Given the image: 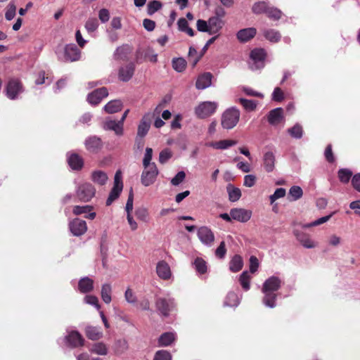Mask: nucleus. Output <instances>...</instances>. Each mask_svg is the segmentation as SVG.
Listing matches in <instances>:
<instances>
[{
  "label": "nucleus",
  "instance_id": "obj_1",
  "mask_svg": "<svg viewBox=\"0 0 360 360\" xmlns=\"http://www.w3.org/2000/svg\"><path fill=\"white\" fill-rule=\"evenodd\" d=\"M281 287V280L276 276L268 278L263 283L262 292L264 293L263 304L269 308L276 306L277 294L276 293Z\"/></svg>",
  "mask_w": 360,
  "mask_h": 360
},
{
  "label": "nucleus",
  "instance_id": "obj_2",
  "mask_svg": "<svg viewBox=\"0 0 360 360\" xmlns=\"http://www.w3.org/2000/svg\"><path fill=\"white\" fill-rule=\"evenodd\" d=\"M266 52L264 49L255 48L250 51L248 66L255 71L261 70L265 66Z\"/></svg>",
  "mask_w": 360,
  "mask_h": 360
},
{
  "label": "nucleus",
  "instance_id": "obj_3",
  "mask_svg": "<svg viewBox=\"0 0 360 360\" xmlns=\"http://www.w3.org/2000/svg\"><path fill=\"white\" fill-rule=\"evenodd\" d=\"M143 170L141 175V182L144 186H149L155 183L159 174L156 165L143 166Z\"/></svg>",
  "mask_w": 360,
  "mask_h": 360
},
{
  "label": "nucleus",
  "instance_id": "obj_4",
  "mask_svg": "<svg viewBox=\"0 0 360 360\" xmlns=\"http://www.w3.org/2000/svg\"><path fill=\"white\" fill-rule=\"evenodd\" d=\"M123 188L122 176L120 170L116 172L114 177V186L106 200V205H110L112 202L116 200Z\"/></svg>",
  "mask_w": 360,
  "mask_h": 360
},
{
  "label": "nucleus",
  "instance_id": "obj_5",
  "mask_svg": "<svg viewBox=\"0 0 360 360\" xmlns=\"http://www.w3.org/2000/svg\"><path fill=\"white\" fill-rule=\"evenodd\" d=\"M96 193L94 186L90 183H83L78 186L76 189V195L79 200L89 202Z\"/></svg>",
  "mask_w": 360,
  "mask_h": 360
},
{
  "label": "nucleus",
  "instance_id": "obj_6",
  "mask_svg": "<svg viewBox=\"0 0 360 360\" xmlns=\"http://www.w3.org/2000/svg\"><path fill=\"white\" fill-rule=\"evenodd\" d=\"M155 304L158 310L164 316H169L176 307L174 300L172 297H159L156 300Z\"/></svg>",
  "mask_w": 360,
  "mask_h": 360
},
{
  "label": "nucleus",
  "instance_id": "obj_7",
  "mask_svg": "<svg viewBox=\"0 0 360 360\" xmlns=\"http://www.w3.org/2000/svg\"><path fill=\"white\" fill-rule=\"evenodd\" d=\"M252 216V212L243 208H233L230 211V214L226 213V222L232 219L239 222L245 223L250 220Z\"/></svg>",
  "mask_w": 360,
  "mask_h": 360
},
{
  "label": "nucleus",
  "instance_id": "obj_8",
  "mask_svg": "<svg viewBox=\"0 0 360 360\" xmlns=\"http://www.w3.org/2000/svg\"><path fill=\"white\" fill-rule=\"evenodd\" d=\"M217 104L214 102L200 103L195 109V113L199 118L203 119L212 115L216 110Z\"/></svg>",
  "mask_w": 360,
  "mask_h": 360
},
{
  "label": "nucleus",
  "instance_id": "obj_9",
  "mask_svg": "<svg viewBox=\"0 0 360 360\" xmlns=\"http://www.w3.org/2000/svg\"><path fill=\"white\" fill-rule=\"evenodd\" d=\"M23 91L22 85L18 79H11L6 86V96L11 100L18 98V96Z\"/></svg>",
  "mask_w": 360,
  "mask_h": 360
},
{
  "label": "nucleus",
  "instance_id": "obj_10",
  "mask_svg": "<svg viewBox=\"0 0 360 360\" xmlns=\"http://www.w3.org/2000/svg\"><path fill=\"white\" fill-rule=\"evenodd\" d=\"M81 51L74 44H70L65 46L63 56H58L59 60L63 62H75L79 60Z\"/></svg>",
  "mask_w": 360,
  "mask_h": 360
},
{
  "label": "nucleus",
  "instance_id": "obj_11",
  "mask_svg": "<svg viewBox=\"0 0 360 360\" xmlns=\"http://www.w3.org/2000/svg\"><path fill=\"white\" fill-rule=\"evenodd\" d=\"M240 112L236 107L226 109V129H233L238 124Z\"/></svg>",
  "mask_w": 360,
  "mask_h": 360
},
{
  "label": "nucleus",
  "instance_id": "obj_12",
  "mask_svg": "<svg viewBox=\"0 0 360 360\" xmlns=\"http://www.w3.org/2000/svg\"><path fill=\"white\" fill-rule=\"evenodd\" d=\"M69 228L72 235L75 236H80L87 231L86 221L77 218L70 222Z\"/></svg>",
  "mask_w": 360,
  "mask_h": 360
},
{
  "label": "nucleus",
  "instance_id": "obj_13",
  "mask_svg": "<svg viewBox=\"0 0 360 360\" xmlns=\"http://www.w3.org/2000/svg\"><path fill=\"white\" fill-rule=\"evenodd\" d=\"M284 120L283 109L281 107L270 110L267 115V121L272 126H276Z\"/></svg>",
  "mask_w": 360,
  "mask_h": 360
},
{
  "label": "nucleus",
  "instance_id": "obj_14",
  "mask_svg": "<svg viewBox=\"0 0 360 360\" xmlns=\"http://www.w3.org/2000/svg\"><path fill=\"white\" fill-rule=\"evenodd\" d=\"M153 115L150 112L146 113L140 121L138 126L137 135L139 137H145L148 134L150 127L152 117Z\"/></svg>",
  "mask_w": 360,
  "mask_h": 360
},
{
  "label": "nucleus",
  "instance_id": "obj_15",
  "mask_svg": "<svg viewBox=\"0 0 360 360\" xmlns=\"http://www.w3.org/2000/svg\"><path fill=\"white\" fill-rule=\"evenodd\" d=\"M198 236L200 240L205 245L210 246L214 240V236L212 231L206 226L199 228Z\"/></svg>",
  "mask_w": 360,
  "mask_h": 360
},
{
  "label": "nucleus",
  "instance_id": "obj_16",
  "mask_svg": "<svg viewBox=\"0 0 360 360\" xmlns=\"http://www.w3.org/2000/svg\"><path fill=\"white\" fill-rule=\"evenodd\" d=\"M108 91L105 87L97 89L88 95L87 100L91 105H97L101 101L108 96Z\"/></svg>",
  "mask_w": 360,
  "mask_h": 360
},
{
  "label": "nucleus",
  "instance_id": "obj_17",
  "mask_svg": "<svg viewBox=\"0 0 360 360\" xmlns=\"http://www.w3.org/2000/svg\"><path fill=\"white\" fill-rule=\"evenodd\" d=\"M65 341L67 345L71 347H78L84 344L83 338L79 332L75 330L68 332V334L65 336Z\"/></svg>",
  "mask_w": 360,
  "mask_h": 360
},
{
  "label": "nucleus",
  "instance_id": "obj_18",
  "mask_svg": "<svg viewBox=\"0 0 360 360\" xmlns=\"http://www.w3.org/2000/svg\"><path fill=\"white\" fill-rule=\"evenodd\" d=\"M297 240L306 248H313L315 244L309 236L302 231L295 229L293 231Z\"/></svg>",
  "mask_w": 360,
  "mask_h": 360
},
{
  "label": "nucleus",
  "instance_id": "obj_19",
  "mask_svg": "<svg viewBox=\"0 0 360 360\" xmlns=\"http://www.w3.org/2000/svg\"><path fill=\"white\" fill-rule=\"evenodd\" d=\"M156 272L158 276L163 280H168L172 276L170 266L165 261H160L158 262L156 266Z\"/></svg>",
  "mask_w": 360,
  "mask_h": 360
},
{
  "label": "nucleus",
  "instance_id": "obj_20",
  "mask_svg": "<svg viewBox=\"0 0 360 360\" xmlns=\"http://www.w3.org/2000/svg\"><path fill=\"white\" fill-rule=\"evenodd\" d=\"M212 75L210 72H204L200 75L195 82V87L198 89H205L212 84Z\"/></svg>",
  "mask_w": 360,
  "mask_h": 360
},
{
  "label": "nucleus",
  "instance_id": "obj_21",
  "mask_svg": "<svg viewBox=\"0 0 360 360\" xmlns=\"http://www.w3.org/2000/svg\"><path fill=\"white\" fill-rule=\"evenodd\" d=\"M257 34V30L255 27H248L240 30L237 32V38L238 39L243 43L247 42L250 41L251 39L254 38Z\"/></svg>",
  "mask_w": 360,
  "mask_h": 360
},
{
  "label": "nucleus",
  "instance_id": "obj_22",
  "mask_svg": "<svg viewBox=\"0 0 360 360\" xmlns=\"http://www.w3.org/2000/svg\"><path fill=\"white\" fill-rule=\"evenodd\" d=\"M263 166L266 172H271L275 168L276 158L273 152L267 151L263 155Z\"/></svg>",
  "mask_w": 360,
  "mask_h": 360
},
{
  "label": "nucleus",
  "instance_id": "obj_23",
  "mask_svg": "<svg viewBox=\"0 0 360 360\" xmlns=\"http://www.w3.org/2000/svg\"><path fill=\"white\" fill-rule=\"evenodd\" d=\"M86 148L92 153L97 152L102 146V141L100 138L92 136L88 137L85 141Z\"/></svg>",
  "mask_w": 360,
  "mask_h": 360
},
{
  "label": "nucleus",
  "instance_id": "obj_24",
  "mask_svg": "<svg viewBox=\"0 0 360 360\" xmlns=\"http://www.w3.org/2000/svg\"><path fill=\"white\" fill-rule=\"evenodd\" d=\"M134 72V65L132 63L121 67L118 74L119 79L122 82H127L132 77Z\"/></svg>",
  "mask_w": 360,
  "mask_h": 360
},
{
  "label": "nucleus",
  "instance_id": "obj_25",
  "mask_svg": "<svg viewBox=\"0 0 360 360\" xmlns=\"http://www.w3.org/2000/svg\"><path fill=\"white\" fill-rule=\"evenodd\" d=\"M68 162L69 166L74 170H79L84 165V161L81 156L77 153L68 154Z\"/></svg>",
  "mask_w": 360,
  "mask_h": 360
},
{
  "label": "nucleus",
  "instance_id": "obj_26",
  "mask_svg": "<svg viewBox=\"0 0 360 360\" xmlns=\"http://www.w3.org/2000/svg\"><path fill=\"white\" fill-rule=\"evenodd\" d=\"M103 128L105 130L114 131L117 135H122L123 134V126L119 121L106 120L103 124Z\"/></svg>",
  "mask_w": 360,
  "mask_h": 360
},
{
  "label": "nucleus",
  "instance_id": "obj_27",
  "mask_svg": "<svg viewBox=\"0 0 360 360\" xmlns=\"http://www.w3.org/2000/svg\"><path fill=\"white\" fill-rule=\"evenodd\" d=\"M78 288L82 293L89 292L94 289V281L89 277L82 278L79 281Z\"/></svg>",
  "mask_w": 360,
  "mask_h": 360
},
{
  "label": "nucleus",
  "instance_id": "obj_28",
  "mask_svg": "<svg viewBox=\"0 0 360 360\" xmlns=\"http://www.w3.org/2000/svg\"><path fill=\"white\" fill-rule=\"evenodd\" d=\"M243 266V259L239 255H235L229 262V270L232 272H238Z\"/></svg>",
  "mask_w": 360,
  "mask_h": 360
},
{
  "label": "nucleus",
  "instance_id": "obj_29",
  "mask_svg": "<svg viewBox=\"0 0 360 360\" xmlns=\"http://www.w3.org/2000/svg\"><path fill=\"white\" fill-rule=\"evenodd\" d=\"M263 36L264 38L271 43H277L281 39L280 32L274 29H265L263 30Z\"/></svg>",
  "mask_w": 360,
  "mask_h": 360
},
{
  "label": "nucleus",
  "instance_id": "obj_30",
  "mask_svg": "<svg viewBox=\"0 0 360 360\" xmlns=\"http://www.w3.org/2000/svg\"><path fill=\"white\" fill-rule=\"evenodd\" d=\"M131 52V48L128 45H122L116 49L113 57L117 60H124L127 58L129 53Z\"/></svg>",
  "mask_w": 360,
  "mask_h": 360
},
{
  "label": "nucleus",
  "instance_id": "obj_31",
  "mask_svg": "<svg viewBox=\"0 0 360 360\" xmlns=\"http://www.w3.org/2000/svg\"><path fill=\"white\" fill-rule=\"evenodd\" d=\"M176 338V334L172 332H167L162 334L158 339V345L161 347H167L171 345Z\"/></svg>",
  "mask_w": 360,
  "mask_h": 360
},
{
  "label": "nucleus",
  "instance_id": "obj_32",
  "mask_svg": "<svg viewBox=\"0 0 360 360\" xmlns=\"http://www.w3.org/2000/svg\"><path fill=\"white\" fill-rule=\"evenodd\" d=\"M242 298L241 293L229 292L226 295V307H236L239 305Z\"/></svg>",
  "mask_w": 360,
  "mask_h": 360
},
{
  "label": "nucleus",
  "instance_id": "obj_33",
  "mask_svg": "<svg viewBox=\"0 0 360 360\" xmlns=\"http://www.w3.org/2000/svg\"><path fill=\"white\" fill-rule=\"evenodd\" d=\"M251 276L248 271H244L238 277V281L244 291H248L250 288Z\"/></svg>",
  "mask_w": 360,
  "mask_h": 360
},
{
  "label": "nucleus",
  "instance_id": "obj_34",
  "mask_svg": "<svg viewBox=\"0 0 360 360\" xmlns=\"http://www.w3.org/2000/svg\"><path fill=\"white\" fill-rule=\"evenodd\" d=\"M122 108V103L120 100H113L108 102L103 108L106 112L112 114L121 110Z\"/></svg>",
  "mask_w": 360,
  "mask_h": 360
},
{
  "label": "nucleus",
  "instance_id": "obj_35",
  "mask_svg": "<svg viewBox=\"0 0 360 360\" xmlns=\"http://www.w3.org/2000/svg\"><path fill=\"white\" fill-rule=\"evenodd\" d=\"M92 181L99 185H105L108 179L105 172L101 170H96L91 174Z\"/></svg>",
  "mask_w": 360,
  "mask_h": 360
},
{
  "label": "nucleus",
  "instance_id": "obj_36",
  "mask_svg": "<svg viewBox=\"0 0 360 360\" xmlns=\"http://www.w3.org/2000/svg\"><path fill=\"white\" fill-rule=\"evenodd\" d=\"M85 331L86 336L92 340H96L103 337V332L98 327L89 326L86 328Z\"/></svg>",
  "mask_w": 360,
  "mask_h": 360
},
{
  "label": "nucleus",
  "instance_id": "obj_37",
  "mask_svg": "<svg viewBox=\"0 0 360 360\" xmlns=\"http://www.w3.org/2000/svg\"><path fill=\"white\" fill-rule=\"evenodd\" d=\"M112 287L109 283H105L101 287V296L102 300L105 304H109L112 301Z\"/></svg>",
  "mask_w": 360,
  "mask_h": 360
},
{
  "label": "nucleus",
  "instance_id": "obj_38",
  "mask_svg": "<svg viewBox=\"0 0 360 360\" xmlns=\"http://www.w3.org/2000/svg\"><path fill=\"white\" fill-rule=\"evenodd\" d=\"M226 192L229 195V200L231 202H236L241 197L240 188L233 187L231 184L226 186Z\"/></svg>",
  "mask_w": 360,
  "mask_h": 360
},
{
  "label": "nucleus",
  "instance_id": "obj_39",
  "mask_svg": "<svg viewBox=\"0 0 360 360\" xmlns=\"http://www.w3.org/2000/svg\"><path fill=\"white\" fill-rule=\"evenodd\" d=\"M203 53H198L195 48L191 46L189 48L188 58L189 62L195 67L200 58L202 57Z\"/></svg>",
  "mask_w": 360,
  "mask_h": 360
},
{
  "label": "nucleus",
  "instance_id": "obj_40",
  "mask_svg": "<svg viewBox=\"0 0 360 360\" xmlns=\"http://www.w3.org/2000/svg\"><path fill=\"white\" fill-rule=\"evenodd\" d=\"M269 6L268 2L264 1H257L252 7V13L255 15L266 14Z\"/></svg>",
  "mask_w": 360,
  "mask_h": 360
},
{
  "label": "nucleus",
  "instance_id": "obj_41",
  "mask_svg": "<svg viewBox=\"0 0 360 360\" xmlns=\"http://www.w3.org/2000/svg\"><path fill=\"white\" fill-rule=\"evenodd\" d=\"M289 200L296 201L302 198L303 195V191L299 186H292L289 190Z\"/></svg>",
  "mask_w": 360,
  "mask_h": 360
},
{
  "label": "nucleus",
  "instance_id": "obj_42",
  "mask_svg": "<svg viewBox=\"0 0 360 360\" xmlns=\"http://www.w3.org/2000/svg\"><path fill=\"white\" fill-rule=\"evenodd\" d=\"M338 179L340 182L347 184L352 178V172L347 168L340 169L338 172Z\"/></svg>",
  "mask_w": 360,
  "mask_h": 360
},
{
  "label": "nucleus",
  "instance_id": "obj_43",
  "mask_svg": "<svg viewBox=\"0 0 360 360\" xmlns=\"http://www.w3.org/2000/svg\"><path fill=\"white\" fill-rule=\"evenodd\" d=\"M238 101L244 109L248 112L254 111L257 105V101L255 100H249L244 98H240Z\"/></svg>",
  "mask_w": 360,
  "mask_h": 360
},
{
  "label": "nucleus",
  "instance_id": "obj_44",
  "mask_svg": "<svg viewBox=\"0 0 360 360\" xmlns=\"http://www.w3.org/2000/svg\"><path fill=\"white\" fill-rule=\"evenodd\" d=\"M135 215L136 218L143 222H148L149 212L146 207H139L135 210Z\"/></svg>",
  "mask_w": 360,
  "mask_h": 360
},
{
  "label": "nucleus",
  "instance_id": "obj_45",
  "mask_svg": "<svg viewBox=\"0 0 360 360\" xmlns=\"http://www.w3.org/2000/svg\"><path fill=\"white\" fill-rule=\"evenodd\" d=\"M282 11L276 7L269 6L266 15L267 17L274 20H278L281 18Z\"/></svg>",
  "mask_w": 360,
  "mask_h": 360
},
{
  "label": "nucleus",
  "instance_id": "obj_46",
  "mask_svg": "<svg viewBox=\"0 0 360 360\" xmlns=\"http://www.w3.org/2000/svg\"><path fill=\"white\" fill-rule=\"evenodd\" d=\"M288 132L291 137L296 139H300L303 136L302 127L298 123L295 124L292 127L289 128Z\"/></svg>",
  "mask_w": 360,
  "mask_h": 360
},
{
  "label": "nucleus",
  "instance_id": "obj_47",
  "mask_svg": "<svg viewBox=\"0 0 360 360\" xmlns=\"http://www.w3.org/2000/svg\"><path fill=\"white\" fill-rule=\"evenodd\" d=\"M196 271L200 274H203L207 271V263L202 258L198 257L193 263Z\"/></svg>",
  "mask_w": 360,
  "mask_h": 360
},
{
  "label": "nucleus",
  "instance_id": "obj_48",
  "mask_svg": "<svg viewBox=\"0 0 360 360\" xmlns=\"http://www.w3.org/2000/svg\"><path fill=\"white\" fill-rule=\"evenodd\" d=\"M172 67L178 72H183L186 67V61L183 58H174L172 60Z\"/></svg>",
  "mask_w": 360,
  "mask_h": 360
},
{
  "label": "nucleus",
  "instance_id": "obj_49",
  "mask_svg": "<svg viewBox=\"0 0 360 360\" xmlns=\"http://www.w3.org/2000/svg\"><path fill=\"white\" fill-rule=\"evenodd\" d=\"M90 351L92 353L98 354V355H105L107 354V347L105 345L103 342H97L95 343L91 348L90 349Z\"/></svg>",
  "mask_w": 360,
  "mask_h": 360
},
{
  "label": "nucleus",
  "instance_id": "obj_50",
  "mask_svg": "<svg viewBox=\"0 0 360 360\" xmlns=\"http://www.w3.org/2000/svg\"><path fill=\"white\" fill-rule=\"evenodd\" d=\"M153 158V149L151 148H146V152L143 159V166L156 165L155 162H151Z\"/></svg>",
  "mask_w": 360,
  "mask_h": 360
},
{
  "label": "nucleus",
  "instance_id": "obj_51",
  "mask_svg": "<svg viewBox=\"0 0 360 360\" xmlns=\"http://www.w3.org/2000/svg\"><path fill=\"white\" fill-rule=\"evenodd\" d=\"M208 23L212 33V32L217 30L218 28L221 27L222 22L218 16H214L209 19Z\"/></svg>",
  "mask_w": 360,
  "mask_h": 360
},
{
  "label": "nucleus",
  "instance_id": "obj_52",
  "mask_svg": "<svg viewBox=\"0 0 360 360\" xmlns=\"http://www.w3.org/2000/svg\"><path fill=\"white\" fill-rule=\"evenodd\" d=\"M98 27V20L95 18H91L87 20L85 24V28L88 32H93Z\"/></svg>",
  "mask_w": 360,
  "mask_h": 360
},
{
  "label": "nucleus",
  "instance_id": "obj_53",
  "mask_svg": "<svg viewBox=\"0 0 360 360\" xmlns=\"http://www.w3.org/2000/svg\"><path fill=\"white\" fill-rule=\"evenodd\" d=\"M16 13V6L15 5L11 2L8 4L6 8V11L5 13V18L7 20L10 21L14 18Z\"/></svg>",
  "mask_w": 360,
  "mask_h": 360
},
{
  "label": "nucleus",
  "instance_id": "obj_54",
  "mask_svg": "<svg viewBox=\"0 0 360 360\" xmlns=\"http://www.w3.org/2000/svg\"><path fill=\"white\" fill-rule=\"evenodd\" d=\"M331 216H332V214L327 215V216L322 217L311 223L304 224L302 226V227L303 228H310L312 226H319L320 224H322L328 221L330 219Z\"/></svg>",
  "mask_w": 360,
  "mask_h": 360
},
{
  "label": "nucleus",
  "instance_id": "obj_55",
  "mask_svg": "<svg viewBox=\"0 0 360 360\" xmlns=\"http://www.w3.org/2000/svg\"><path fill=\"white\" fill-rule=\"evenodd\" d=\"M153 360H172V355L166 350H159L155 353Z\"/></svg>",
  "mask_w": 360,
  "mask_h": 360
},
{
  "label": "nucleus",
  "instance_id": "obj_56",
  "mask_svg": "<svg viewBox=\"0 0 360 360\" xmlns=\"http://www.w3.org/2000/svg\"><path fill=\"white\" fill-rule=\"evenodd\" d=\"M92 207L89 205H84V206H75L73 208V213L75 215H79L82 214H87L90 211H91Z\"/></svg>",
  "mask_w": 360,
  "mask_h": 360
},
{
  "label": "nucleus",
  "instance_id": "obj_57",
  "mask_svg": "<svg viewBox=\"0 0 360 360\" xmlns=\"http://www.w3.org/2000/svg\"><path fill=\"white\" fill-rule=\"evenodd\" d=\"M162 7V4L158 1H152L148 4V13L153 15Z\"/></svg>",
  "mask_w": 360,
  "mask_h": 360
},
{
  "label": "nucleus",
  "instance_id": "obj_58",
  "mask_svg": "<svg viewBox=\"0 0 360 360\" xmlns=\"http://www.w3.org/2000/svg\"><path fill=\"white\" fill-rule=\"evenodd\" d=\"M285 195V189L283 188H278L274 193L270 195L269 199L272 204L276 200L283 198Z\"/></svg>",
  "mask_w": 360,
  "mask_h": 360
},
{
  "label": "nucleus",
  "instance_id": "obj_59",
  "mask_svg": "<svg viewBox=\"0 0 360 360\" xmlns=\"http://www.w3.org/2000/svg\"><path fill=\"white\" fill-rule=\"evenodd\" d=\"M271 99L276 102H281L284 99L283 91L279 87H276L271 95Z\"/></svg>",
  "mask_w": 360,
  "mask_h": 360
},
{
  "label": "nucleus",
  "instance_id": "obj_60",
  "mask_svg": "<svg viewBox=\"0 0 360 360\" xmlns=\"http://www.w3.org/2000/svg\"><path fill=\"white\" fill-rule=\"evenodd\" d=\"M172 157V152L169 149L162 150L159 155V162L161 164L166 163Z\"/></svg>",
  "mask_w": 360,
  "mask_h": 360
},
{
  "label": "nucleus",
  "instance_id": "obj_61",
  "mask_svg": "<svg viewBox=\"0 0 360 360\" xmlns=\"http://www.w3.org/2000/svg\"><path fill=\"white\" fill-rule=\"evenodd\" d=\"M125 300L129 304H135L137 301L136 296L132 290L128 288L124 292Z\"/></svg>",
  "mask_w": 360,
  "mask_h": 360
},
{
  "label": "nucleus",
  "instance_id": "obj_62",
  "mask_svg": "<svg viewBox=\"0 0 360 360\" xmlns=\"http://www.w3.org/2000/svg\"><path fill=\"white\" fill-rule=\"evenodd\" d=\"M196 27L198 31L211 33L208 22L203 20H198L196 22Z\"/></svg>",
  "mask_w": 360,
  "mask_h": 360
},
{
  "label": "nucleus",
  "instance_id": "obj_63",
  "mask_svg": "<svg viewBox=\"0 0 360 360\" xmlns=\"http://www.w3.org/2000/svg\"><path fill=\"white\" fill-rule=\"evenodd\" d=\"M84 302L95 307L97 309H100V304H98V299L94 295H86L85 296Z\"/></svg>",
  "mask_w": 360,
  "mask_h": 360
},
{
  "label": "nucleus",
  "instance_id": "obj_64",
  "mask_svg": "<svg viewBox=\"0 0 360 360\" xmlns=\"http://www.w3.org/2000/svg\"><path fill=\"white\" fill-rule=\"evenodd\" d=\"M351 182L353 188L358 192H360V173L353 175Z\"/></svg>",
  "mask_w": 360,
  "mask_h": 360
}]
</instances>
